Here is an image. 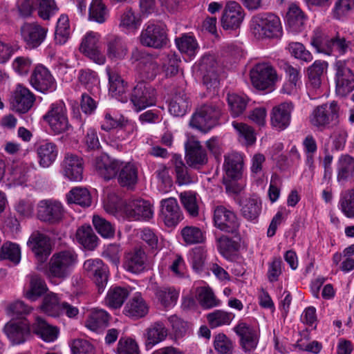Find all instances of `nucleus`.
Masks as SVG:
<instances>
[{
	"instance_id": "obj_1",
	"label": "nucleus",
	"mask_w": 354,
	"mask_h": 354,
	"mask_svg": "<svg viewBox=\"0 0 354 354\" xmlns=\"http://www.w3.org/2000/svg\"><path fill=\"white\" fill-rule=\"evenodd\" d=\"M78 256L74 250L65 249L51 256L46 270L49 277L64 280L68 277L77 263Z\"/></svg>"
},
{
	"instance_id": "obj_2",
	"label": "nucleus",
	"mask_w": 354,
	"mask_h": 354,
	"mask_svg": "<svg viewBox=\"0 0 354 354\" xmlns=\"http://www.w3.org/2000/svg\"><path fill=\"white\" fill-rule=\"evenodd\" d=\"M251 29L254 36L259 39L279 38L283 33L280 19L270 12L254 15L251 20Z\"/></svg>"
},
{
	"instance_id": "obj_3",
	"label": "nucleus",
	"mask_w": 354,
	"mask_h": 354,
	"mask_svg": "<svg viewBox=\"0 0 354 354\" xmlns=\"http://www.w3.org/2000/svg\"><path fill=\"white\" fill-rule=\"evenodd\" d=\"M221 114V108L218 105L205 104L197 109L193 114L190 125L201 131L207 132L217 124Z\"/></svg>"
},
{
	"instance_id": "obj_4",
	"label": "nucleus",
	"mask_w": 354,
	"mask_h": 354,
	"mask_svg": "<svg viewBox=\"0 0 354 354\" xmlns=\"http://www.w3.org/2000/svg\"><path fill=\"white\" fill-rule=\"evenodd\" d=\"M339 106L335 101L316 107L310 115V124L322 130L339 122Z\"/></svg>"
},
{
	"instance_id": "obj_5",
	"label": "nucleus",
	"mask_w": 354,
	"mask_h": 354,
	"mask_svg": "<svg viewBox=\"0 0 354 354\" xmlns=\"http://www.w3.org/2000/svg\"><path fill=\"white\" fill-rule=\"evenodd\" d=\"M336 93L344 97L354 90V72L346 60H337L333 65Z\"/></svg>"
},
{
	"instance_id": "obj_6",
	"label": "nucleus",
	"mask_w": 354,
	"mask_h": 354,
	"mask_svg": "<svg viewBox=\"0 0 354 354\" xmlns=\"http://www.w3.org/2000/svg\"><path fill=\"white\" fill-rule=\"evenodd\" d=\"M44 120L57 134L65 132L71 127L66 115V106L62 101L51 104L48 111L44 115Z\"/></svg>"
},
{
	"instance_id": "obj_7",
	"label": "nucleus",
	"mask_w": 354,
	"mask_h": 354,
	"mask_svg": "<svg viewBox=\"0 0 354 354\" xmlns=\"http://www.w3.org/2000/svg\"><path fill=\"white\" fill-rule=\"evenodd\" d=\"M156 91L147 82L142 80L134 86L130 100L136 111H140L155 103Z\"/></svg>"
},
{
	"instance_id": "obj_8",
	"label": "nucleus",
	"mask_w": 354,
	"mask_h": 354,
	"mask_svg": "<svg viewBox=\"0 0 354 354\" xmlns=\"http://www.w3.org/2000/svg\"><path fill=\"white\" fill-rule=\"evenodd\" d=\"M275 70L268 63L256 64L250 71V80L252 85L259 90H265L277 80Z\"/></svg>"
},
{
	"instance_id": "obj_9",
	"label": "nucleus",
	"mask_w": 354,
	"mask_h": 354,
	"mask_svg": "<svg viewBox=\"0 0 354 354\" xmlns=\"http://www.w3.org/2000/svg\"><path fill=\"white\" fill-rule=\"evenodd\" d=\"M100 35L89 32L82 39L80 50L93 62L102 65L105 63V55L100 49Z\"/></svg>"
},
{
	"instance_id": "obj_10",
	"label": "nucleus",
	"mask_w": 354,
	"mask_h": 354,
	"mask_svg": "<svg viewBox=\"0 0 354 354\" xmlns=\"http://www.w3.org/2000/svg\"><path fill=\"white\" fill-rule=\"evenodd\" d=\"M213 221L214 226L225 232L234 234L239 227L234 212L223 205L216 206L214 209Z\"/></svg>"
},
{
	"instance_id": "obj_11",
	"label": "nucleus",
	"mask_w": 354,
	"mask_h": 354,
	"mask_svg": "<svg viewBox=\"0 0 354 354\" xmlns=\"http://www.w3.org/2000/svg\"><path fill=\"white\" fill-rule=\"evenodd\" d=\"M125 216L131 220H149L153 217V211L150 203L142 198L129 200L123 206Z\"/></svg>"
},
{
	"instance_id": "obj_12",
	"label": "nucleus",
	"mask_w": 354,
	"mask_h": 354,
	"mask_svg": "<svg viewBox=\"0 0 354 354\" xmlns=\"http://www.w3.org/2000/svg\"><path fill=\"white\" fill-rule=\"evenodd\" d=\"M140 43L147 47L161 48L167 44V37L165 28L157 24H148L140 35Z\"/></svg>"
},
{
	"instance_id": "obj_13",
	"label": "nucleus",
	"mask_w": 354,
	"mask_h": 354,
	"mask_svg": "<svg viewBox=\"0 0 354 354\" xmlns=\"http://www.w3.org/2000/svg\"><path fill=\"white\" fill-rule=\"evenodd\" d=\"M48 28L38 23H26L21 27V35L27 48H37L45 40Z\"/></svg>"
},
{
	"instance_id": "obj_14",
	"label": "nucleus",
	"mask_w": 354,
	"mask_h": 354,
	"mask_svg": "<svg viewBox=\"0 0 354 354\" xmlns=\"http://www.w3.org/2000/svg\"><path fill=\"white\" fill-rule=\"evenodd\" d=\"M84 270L93 278L98 291H104L108 282V268L100 259H90L84 261Z\"/></svg>"
},
{
	"instance_id": "obj_15",
	"label": "nucleus",
	"mask_w": 354,
	"mask_h": 354,
	"mask_svg": "<svg viewBox=\"0 0 354 354\" xmlns=\"http://www.w3.org/2000/svg\"><path fill=\"white\" fill-rule=\"evenodd\" d=\"M37 208V216L44 222L55 224L63 218L64 208L62 204L56 201H41Z\"/></svg>"
},
{
	"instance_id": "obj_16",
	"label": "nucleus",
	"mask_w": 354,
	"mask_h": 354,
	"mask_svg": "<svg viewBox=\"0 0 354 354\" xmlns=\"http://www.w3.org/2000/svg\"><path fill=\"white\" fill-rule=\"evenodd\" d=\"M311 44L315 47L318 51H323L328 55L332 53H337L339 55H343L351 50V41L345 38L344 36L336 34L334 37L327 39L325 41L324 46H322L320 42L317 39H313Z\"/></svg>"
},
{
	"instance_id": "obj_17",
	"label": "nucleus",
	"mask_w": 354,
	"mask_h": 354,
	"mask_svg": "<svg viewBox=\"0 0 354 354\" xmlns=\"http://www.w3.org/2000/svg\"><path fill=\"white\" fill-rule=\"evenodd\" d=\"M30 82L38 91L51 92L56 88V81L50 71L43 65L37 66L32 73Z\"/></svg>"
},
{
	"instance_id": "obj_18",
	"label": "nucleus",
	"mask_w": 354,
	"mask_h": 354,
	"mask_svg": "<svg viewBox=\"0 0 354 354\" xmlns=\"http://www.w3.org/2000/svg\"><path fill=\"white\" fill-rule=\"evenodd\" d=\"M27 243L40 263L46 261L51 253L52 247L49 237L38 231L32 233Z\"/></svg>"
},
{
	"instance_id": "obj_19",
	"label": "nucleus",
	"mask_w": 354,
	"mask_h": 354,
	"mask_svg": "<svg viewBox=\"0 0 354 354\" xmlns=\"http://www.w3.org/2000/svg\"><path fill=\"white\" fill-rule=\"evenodd\" d=\"M185 160L189 167L199 169L207 163V154L199 141L189 140L185 145Z\"/></svg>"
},
{
	"instance_id": "obj_20",
	"label": "nucleus",
	"mask_w": 354,
	"mask_h": 354,
	"mask_svg": "<svg viewBox=\"0 0 354 354\" xmlns=\"http://www.w3.org/2000/svg\"><path fill=\"white\" fill-rule=\"evenodd\" d=\"M295 108L292 102H284L274 106L270 112L272 126L279 131L286 129L290 124L291 114Z\"/></svg>"
},
{
	"instance_id": "obj_21",
	"label": "nucleus",
	"mask_w": 354,
	"mask_h": 354,
	"mask_svg": "<svg viewBox=\"0 0 354 354\" xmlns=\"http://www.w3.org/2000/svg\"><path fill=\"white\" fill-rule=\"evenodd\" d=\"M35 100L34 95L28 88L18 85L11 97L10 108L19 113H27L32 106Z\"/></svg>"
},
{
	"instance_id": "obj_22",
	"label": "nucleus",
	"mask_w": 354,
	"mask_h": 354,
	"mask_svg": "<svg viewBox=\"0 0 354 354\" xmlns=\"http://www.w3.org/2000/svg\"><path fill=\"white\" fill-rule=\"evenodd\" d=\"M244 18V11L239 3L229 1L226 3L221 17V24L224 29L238 28Z\"/></svg>"
},
{
	"instance_id": "obj_23",
	"label": "nucleus",
	"mask_w": 354,
	"mask_h": 354,
	"mask_svg": "<svg viewBox=\"0 0 354 354\" xmlns=\"http://www.w3.org/2000/svg\"><path fill=\"white\" fill-rule=\"evenodd\" d=\"M161 214L167 227H175L183 218V213L174 198L162 199L160 201Z\"/></svg>"
},
{
	"instance_id": "obj_24",
	"label": "nucleus",
	"mask_w": 354,
	"mask_h": 354,
	"mask_svg": "<svg viewBox=\"0 0 354 354\" xmlns=\"http://www.w3.org/2000/svg\"><path fill=\"white\" fill-rule=\"evenodd\" d=\"M234 331L240 337V344L245 352L253 351L259 343V336L257 331L244 322L239 323Z\"/></svg>"
},
{
	"instance_id": "obj_25",
	"label": "nucleus",
	"mask_w": 354,
	"mask_h": 354,
	"mask_svg": "<svg viewBox=\"0 0 354 354\" xmlns=\"http://www.w3.org/2000/svg\"><path fill=\"white\" fill-rule=\"evenodd\" d=\"M3 330L12 344L24 343L30 334L29 324L25 320L9 322L4 326Z\"/></svg>"
},
{
	"instance_id": "obj_26",
	"label": "nucleus",
	"mask_w": 354,
	"mask_h": 354,
	"mask_svg": "<svg viewBox=\"0 0 354 354\" xmlns=\"http://www.w3.org/2000/svg\"><path fill=\"white\" fill-rule=\"evenodd\" d=\"M147 256L144 249L136 247L125 255L124 267L135 274L143 272L147 266Z\"/></svg>"
},
{
	"instance_id": "obj_27",
	"label": "nucleus",
	"mask_w": 354,
	"mask_h": 354,
	"mask_svg": "<svg viewBox=\"0 0 354 354\" xmlns=\"http://www.w3.org/2000/svg\"><path fill=\"white\" fill-rule=\"evenodd\" d=\"M83 164V160L80 157L71 153L66 154L62 163L64 175L71 180H82Z\"/></svg>"
},
{
	"instance_id": "obj_28",
	"label": "nucleus",
	"mask_w": 354,
	"mask_h": 354,
	"mask_svg": "<svg viewBox=\"0 0 354 354\" xmlns=\"http://www.w3.org/2000/svg\"><path fill=\"white\" fill-rule=\"evenodd\" d=\"M93 165L98 174L106 180L115 176L120 168V162L116 160L111 159L106 154L96 157Z\"/></svg>"
},
{
	"instance_id": "obj_29",
	"label": "nucleus",
	"mask_w": 354,
	"mask_h": 354,
	"mask_svg": "<svg viewBox=\"0 0 354 354\" xmlns=\"http://www.w3.org/2000/svg\"><path fill=\"white\" fill-rule=\"evenodd\" d=\"M224 169L226 176L232 180H239L242 177L243 170V158L239 153H232L225 157Z\"/></svg>"
},
{
	"instance_id": "obj_30",
	"label": "nucleus",
	"mask_w": 354,
	"mask_h": 354,
	"mask_svg": "<svg viewBox=\"0 0 354 354\" xmlns=\"http://www.w3.org/2000/svg\"><path fill=\"white\" fill-rule=\"evenodd\" d=\"M109 76V94L120 102H124L127 100L126 95L127 90V84L116 72L107 70Z\"/></svg>"
},
{
	"instance_id": "obj_31",
	"label": "nucleus",
	"mask_w": 354,
	"mask_h": 354,
	"mask_svg": "<svg viewBox=\"0 0 354 354\" xmlns=\"http://www.w3.org/2000/svg\"><path fill=\"white\" fill-rule=\"evenodd\" d=\"M328 67L325 61L316 60L308 68V88L312 91H317L321 86L322 77Z\"/></svg>"
},
{
	"instance_id": "obj_32",
	"label": "nucleus",
	"mask_w": 354,
	"mask_h": 354,
	"mask_svg": "<svg viewBox=\"0 0 354 354\" xmlns=\"http://www.w3.org/2000/svg\"><path fill=\"white\" fill-rule=\"evenodd\" d=\"M306 17L304 12L297 6H290L286 15L288 29L294 33L299 32L304 28Z\"/></svg>"
},
{
	"instance_id": "obj_33",
	"label": "nucleus",
	"mask_w": 354,
	"mask_h": 354,
	"mask_svg": "<svg viewBox=\"0 0 354 354\" xmlns=\"http://www.w3.org/2000/svg\"><path fill=\"white\" fill-rule=\"evenodd\" d=\"M32 330L35 334L47 342H54L57 338L59 333L57 327L50 325L40 317H36Z\"/></svg>"
},
{
	"instance_id": "obj_34",
	"label": "nucleus",
	"mask_w": 354,
	"mask_h": 354,
	"mask_svg": "<svg viewBox=\"0 0 354 354\" xmlns=\"http://www.w3.org/2000/svg\"><path fill=\"white\" fill-rule=\"evenodd\" d=\"M118 181L122 187L133 188L138 182V168L132 163L128 162L118 170Z\"/></svg>"
},
{
	"instance_id": "obj_35",
	"label": "nucleus",
	"mask_w": 354,
	"mask_h": 354,
	"mask_svg": "<svg viewBox=\"0 0 354 354\" xmlns=\"http://www.w3.org/2000/svg\"><path fill=\"white\" fill-rule=\"evenodd\" d=\"M216 65L212 57H203L200 64V70L203 73V83L207 86H216L218 84Z\"/></svg>"
},
{
	"instance_id": "obj_36",
	"label": "nucleus",
	"mask_w": 354,
	"mask_h": 354,
	"mask_svg": "<svg viewBox=\"0 0 354 354\" xmlns=\"http://www.w3.org/2000/svg\"><path fill=\"white\" fill-rule=\"evenodd\" d=\"M37 153L39 165L47 168L55 160L58 151L55 144L44 142L38 146Z\"/></svg>"
},
{
	"instance_id": "obj_37",
	"label": "nucleus",
	"mask_w": 354,
	"mask_h": 354,
	"mask_svg": "<svg viewBox=\"0 0 354 354\" xmlns=\"http://www.w3.org/2000/svg\"><path fill=\"white\" fill-rule=\"evenodd\" d=\"M110 316L102 309H93L86 321V326L93 331H98L106 328L109 322Z\"/></svg>"
},
{
	"instance_id": "obj_38",
	"label": "nucleus",
	"mask_w": 354,
	"mask_h": 354,
	"mask_svg": "<svg viewBox=\"0 0 354 354\" xmlns=\"http://www.w3.org/2000/svg\"><path fill=\"white\" fill-rule=\"evenodd\" d=\"M127 46L123 39L118 36L111 37L107 41L106 55L113 60L122 59L127 54Z\"/></svg>"
},
{
	"instance_id": "obj_39",
	"label": "nucleus",
	"mask_w": 354,
	"mask_h": 354,
	"mask_svg": "<svg viewBox=\"0 0 354 354\" xmlns=\"http://www.w3.org/2000/svg\"><path fill=\"white\" fill-rule=\"evenodd\" d=\"M77 242L85 249L94 250L97 246L98 238L89 225H83L76 232Z\"/></svg>"
},
{
	"instance_id": "obj_40",
	"label": "nucleus",
	"mask_w": 354,
	"mask_h": 354,
	"mask_svg": "<svg viewBox=\"0 0 354 354\" xmlns=\"http://www.w3.org/2000/svg\"><path fill=\"white\" fill-rule=\"evenodd\" d=\"M125 314L134 318H140L148 313V306L140 294L135 295L124 308Z\"/></svg>"
},
{
	"instance_id": "obj_41",
	"label": "nucleus",
	"mask_w": 354,
	"mask_h": 354,
	"mask_svg": "<svg viewBox=\"0 0 354 354\" xmlns=\"http://www.w3.org/2000/svg\"><path fill=\"white\" fill-rule=\"evenodd\" d=\"M189 107V100L184 91L176 93L169 106L170 113L176 117L183 116Z\"/></svg>"
},
{
	"instance_id": "obj_42",
	"label": "nucleus",
	"mask_w": 354,
	"mask_h": 354,
	"mask_svg": "<svg viewBox=\"0 0 354 354\" xmlns=\"http://www.w3.org/2000/svg\"><path fill=\"white\" fill-rule=\"evenodd\" d=\"M354 176V158L349 155H342L338 160L337 176L339 183L346 182Z\"/></svg>"
},
{
	"instance_id": "obj_43",
	"label": "nucleus",
	"mask_w": 354,
	"mask_h": 354,
	"mask_svg": "<svg viewBox=\"0 0 354 354\" xmlns=\"http://www.w3.org/2000/svg\"><path fill=\"white\" fill-rule=\"evenodd\" d=\"M167 335V330L165 325L160 322H155L147 330V346H153L156 344L163 341L166 338Z\"/></svg>"
},
{
	"instance_id": "obj_44",
	"label": "nucleus",
	"mask_w": 354,
	"mask_h": 354,
	"mask_svg": "<svg viewBox=\"0 0 354 354\" xmlns=\"http://www.w3.org/2000/svg\"><path fill=\"white\" fill-rule=\"evenodd\" d=\"M196 299L204 309H209L220 305V300L216 298L211 288L199 287L196 288Z\"/></svg>"
},
{
	"instance_id": "obj_45",
	"label": "nucleus",
	"mask_w": 354,
	"mask_h": 354,
	"mask_svg": "<svg viewBox=\"0 0 354 354\" xmlns=\"http://www.w3.org/2000/svg\"><path fill=\"white\" fill-rule=\"evenodd\" d=\"M128 296L129 291L127 288L114 286L109 290L106 301L111 308H118L122 306Z\"/></svg>"
},
{
	"instance_id": "obj_46",
	"label": "nucleus",
	"mask_w": 354,
	"mask_h": 354,
	"mask_svg": "<svg viewBox=\"0 0 354 354\" xmlns=\"http://www.w3.org/2000/svg\"><path fill=\"white\" fill-rule=\"evenodd\" d=\"M261 203L257 197L246 198L242 205L241 214L248 220L253 221L257 218L261 213Z\"/></svg>"
},
{
	"instance_id": "obj_47",
	"label": "nucleus",
	"mask_w": 354,
	"mask_h": 354,
	"mask_svg": "<svg viewBox=\"0 0 354 354\" xmlns=\"http://www.w3.org/2000/svg\"><path fill=\"white\" fill-rule=\"evenodd\" d=\"M175 41L178 50L190 58L194 57L198 50V43L191 35H183Z\"/></svg>"
},
{
	"instance_id": "obj_48",
	"label": "nucleus",
	"mask_w": 354,
	"mask_h": 354,
	"mask_svg": "<svg viewBox=\"0 0 354 354\" xmlns=\"http://www.w3.org/2000/svg\"><path fill=\"white\" fill-rule=\"evenodd\" d=\"M61 303L56 294L50 292L45 295L41 306V310L51 317L60 315Z\"/></svg>"
},
{
	"instance_id": "obj_49",
	"label": "nucleus",
	"mask_w": 354,
	"mask_h": 354,
	"mask_svg": "<svg viewBox=\"0 0 354 354\" xmlns=\"http://www.w3.org/2000/svg\"><path fill=\"white\" fill-rule=\"evenodd\" d=\"M69 203H75L82 207H88L91 203L89 192L85 188L75 187L67 194Z\"/></svg>"
},
{
	"instance_id": "obj_50",
	"label": "nucleus",
	"mask_w": 354,
	"mask_h": 354,
	"mask_svg": "<svg viewBox=\"0 0 354 354\" xmlns=\"http://www.w3.org/2000/svg\"><path fill=\"white\" fill-rule=\"evenodd\" d=\"M216 245L218 252L226 258L239 249V243L225 235L216 236Z\"/></svg>"
},
{
	"instance_id": "obj_51",
	"label": "nucleus",
	"mask_w": 354,
	"mask_h": 354,
	"mask_svg": "<svg viewBox=\"0 0 354 354\" xmlns=\"http://www.w3.org/2000/svg\"><path fill=\"white\" fill-rule=\"evenodd\" d=\"M108 17V10L102 0H93L88 9V18L99 24L104 23Z\"/></svg>"
},
{
	"instance_id": "obj_52",
	"label": "nucleus",
	"mask_w": 354,
	"mask_h": 354,
	"mask_svg": "<svg viewBox=\"0 0 354 354\" xmlns=\"http://www.w3.org/2000/svg\"><path fill=\"white\" fill-rule=\"evenodd\" d=\"M70 35L69 19L66 15H62L58 19L55 32V39L57 44H64Z\"/></svg>"
},
{
	"instance_id": "obj_53",
	"label": "nucleus",
	"mask_w": 354,
	"mask_h": 354,
	"mask_svg": "<svg viewBox=\"0 0 354 354\" xmlns=\"http://www.w3.org/2000/svg\"><path fill=\"white\" fill-rule=\"evenodd\" d=\"M178 292L173 288H159L156 291L158 301L165 307H171L176 304L178 298Z\"/></svg>"
},
{
	"instance_id": "obj_54",
	"label": "nucleus",
	"mask_w": 354,
	"mask_h": 354,
	"mask_svg": "<svg viewBox=\"0 0 354 354\" xmlns=\"http://www.w3.org/2000/svg\"><path fill=\"white\" fill-rule=\"evenodd\" d=\"M181 236L186 244L192 245L205 241V236L202 230L196 226H186L181 230Z\"/></svg>"
},
{
	"instance_id": "obj_55",
	"label": "nucleus",
	"mask_w": 354,
	"mask_h": 354,
	"mask_svg": "<svg viewBox=\"0 0 354 354\" xmlns=\"http://www.w3.org/2000/svg\"><path fill=\"white\" fill-rule=\"evenodd\" d=\"M174 166L176 183L185 185L194 181V177L189 173L187 167L180 157L175 158Z\"/></svg>"
},
{
	"instance_id": "obj_56",
	"label": "nucleus",
	"mask_w": 354,
	"mask_h": 354,
	"mask_svg": "<svg viewBox=\"0 0 354 354\" xmlns=\"http://www.w3.org/2000/svg\"><path fill=\"white\" fill-rule=\"evenodd\" d=\"M140 68L144 77L148 80H153L160 71L158 64L149 55L142 59Z\"/></svg>"
},
{
	"instance_id": "obj_57",
	"label": "nucleus",
	"mask_w": 354,
	"mask_h": 354,
	"mask_svg": "<svg viewBox=\"0 0 354 354\" xmlns=\"http://www.w3.org/2000/svg\"><path fill=\"white\" fill-rule=\"evenodd\" d=\"M227 103L233 117H238L245 111L248 100L245 97L232 93L227 95Z\"/></svg>"
},
{
	"instance_id": "obj_58",
	"label": "nucleus",
	"mask_w": 354,
	"mask_h": 354,
	"mask_svg": "<svg viewBox=\"0 0 354 354\" xmlns=\"http://www.w3.org/2000/svg\"><path fill=\"white\" fill-rule=\"evenodd\" d=\"M339 207L346 217L354 218V189L342 193Z\"/></svg>"
},
{
	"instance_id": "obj_59",
	"label": "nucleus",
	"mask_w": 354,
	"mask_h": 354,
	"mask_svg": "<svg viewBox=\"0 0 354 354\" xmlns=\"http://www.w3.org/2000/svg\"><path fill=\"white\" fill-rule=\"evenodd\" d=\"M30 290L26 293V297L30 301L36 300L46 290L43 279L37 275H32L30 279Z\"/></svg>"
},
{
	"instance_id": "obj_60",
	"label": "nucleus",
	"mask_w": 354,
	"mask_h": 354,
	"mask_svg": "<svg viewBox=\"0 0 354 354\" xmlns=\"http://www.w3.org/2000/svg\"><path fill=\"white\" fill-rule=\"evenodd\" d=\"M0 259H8L15 264L19 263L21 250L18 245L12 243H5L1 248Z\"/></svg>"
},
{
	"instance_id": "obj_61",
	"label": "nucleus",
	"mask_w": 354,
	"mask_h": 354,
	"mask_svg": "<svg viewBox=\"0 0 354 354\" xmlns=\"http://www.w3.org/2000/svg\"><path fill=\"white\" fill-rule=\"evenodd\" d=\"M234 317L231 313L217 310L209 313L207 319L211 327L216 328L222 325H229Z\"/></svg>"
},
{
	"instance_id": "obj_62",
	"label": "nucleus",
	"mask_w": 354,
	"mask_h": 354,
	"mask_svg": "<svg viewBox=\"0 0 354 354\" xmlns=\"http://www.w3.org/2000/svg\"><path fill=\"white\" fill-rule=\"evenodd\" d=\"M93 224L97 232L104 238H111L115 234V227L110 221L98 216L93 217Z\"/></svg>"
},
{
	"instance_id": "obj_63",
	"label": "nucleus",
	"mask_w": 354,
	"mask_h": 354,
	"mask_svg": "<svg viewBox=\"0 0 354 354\" xmlns=\"http://www.w3.org/2000/svg\"><path fill=\"white\" fill-rule=\"evenodd\" d=\"M162 70L166 76L171 77L178 72L180 58L174 53H170L162 57Z\"/></svg>"
},
{
	"instance_id": "obj_64",
	"label": "nucleus",
	"mask_w": 354,
	"mask_h": 354,
	"mask_svg": "<svg viewBox=\"0 0 354 354\" xmlns=\"http://www.w3.org/2000/svg\"><path fill=\"white\" fill-rule=\"evenodd\" d=\"M117 354H140L137 342L130 337H122L119 339Z\"/></svg>"
}]
</instances>
